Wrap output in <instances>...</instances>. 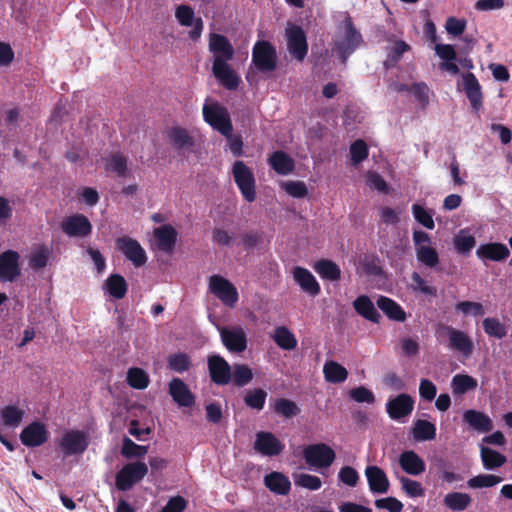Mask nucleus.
I'll return each mask as SVG.
<instances>
[{
	"label": "nucleus",
	"instance_id": "27",
	"mask_svg": "<svg viewBox=\"0 0 512 512\" xmlns=\"http://www.w3.org/2000/svg\"><path fill=\"white\" fill-rule=\"evenodd\" d=\"M399 465L410 475H419L426 469L424 460L413 450L404 451L400 454Z\"/></svg>",
	"mask_w": 512,
	"mask_h": 512
},
{
	"label": "nucleus",
	"instance_id": "58",
	"mask_svg": "<svg viewBox=\"0 0 512 512\" xmlns=\"http://www.w3.org/2000/svg\"><path fill=\"white\" fill-rule=\"evenodd\" d=\"M400 482L402 489L409 497L416 498L424 495V489L420 482L404 476L400 478Z\"/></svg>",
	"mask_w": 512,
	"mask_h": 512
},
{
	"label": "nucleus",
	"instance_id": "52",
	"mask_svg": "<svg viewBox=\"0 0 512 512\" xmlns=\"http://www.w3.org/2000/svg\"><path fill=\"white\" fill-rule=\"evenodd\" d=\"M502 478L492 474H480L468 480V486L470 488H484V487H493L496 484L500 483Z\"/></svg>",
	"mask_w": 512,
	"mask_h": 512
},
{
	"label": "nucleus",
	"instance_id": "64",
	"mask_svg": "<svg viewBox=\"0 0 512 512\" xmlns=\"http://www.w3.org/2000/svg\"><path fill=\"white\" fill-rule=\"evenodd\" d=\"M338 478L342 483L350 487H355L359 480V474L353 467L344 466L340 469Z\"/></svg>",
	"mask_w": 512,
	"mask_h": 512
},
{
	"label": "nucleus",
	"instance_id": "18",
	"mask_svg": "<svg viewBox=\"0 0 512 512\" xmlns=\"http://www.w3.org/2000/svg\"><path fill=\"white\" fill-rule=\"evenodd\" d=\"M48 438L46 426L39 421L27 425L20 434V440L26 447H39L46 443Z\"/></svg>",
	"mask_w": 512,
	"mask_h": 512
},
{
	"label": "nucleus",
	"instance_id": "24",
	"mask_svg": "<svg viewBox=\"0 0 512 512\" xmlns=\"http://www.w3.org/2000/svg\"><path fill=\"white\" fill-rule=\"evenodd\" d=\"M463 87L471 107L478 112L482 107L483 95L479 81L473 73L463 75Z\"/></svg>",
	"mask_w": 512,
	"mask_h": 512
},
{
	"label": "nucleus",
	"instance_id": "19",
	"mask_svg": "<svg viewBox=\"0 0 512 512\" xmlns=\"http://www.w3.org/2000/svg\"><path fill=\"white\" fill-rule=\"evenodd\" d=\"M167 138L173 148L180 155L191 152L195 145L193 136L189 134L187 129L180 126H173L167 130Z\"/></svg>",
	"mask_w": 512,
	"mask_h": 512
},
{
	"label": "nucleus",
	"instance_id": "23",
	"mask_svg": "<svg viewBox=\"0 0 512 512\" xmlns=\"http://www.w3.org/2000/svg\"><path fill=\"white\" fill-rule=\"evenodd\" d=\"M178 233L176 229L165 224L154 229L157 248L165 253H172L175 249Z\"/></svg>",
	"mask_w": 512,
	"mask_h": 512
},
{
	"label": "nucleus",
	"instance_id": "2",
	"mask_svg": "<svg viewBox=\"0 0 512 512\" xmlns=\"http://www.w3.org/2000/svg\"><path fill=\"white\" fill-rule=\"evenodd\" d=\"M204 121L222 136L233 132V125L228 109L218 102L205 103L202 108Z\"/></svg>",
	"mask_w": 512,
	"mask_h": 512
},
{
	"label": "nucleus",
	"instance_id": "8",
	"mask_svg": "<svg viewBox=\"0 0 512 512\" xmlns=\"http://www.w3.org/2000/svg\"><path fill=\"white\" fill-rule=\"evenodd\" d=\"M208 289L222 304L234 308L239 299L237 288L234 284L221 275L209 277Z\"/></svg>",
	"mask_w": 512,
	"mask_h": 512
},
{
	"label": "nucleus",
	"instance_id": "45",
	"mask_svg": "<svg viewBox=\"0 0 512 512\" xmlns=\"http://www.w3.org/2000/svg\"><path fill=\"white\" fill-rule=\"evenodd\" d=\"M127 383L134 389L143 390L148 387L150 379L148 374L141 368H130L127 372Z\"/></svg>",
	"mask_w": 512,
	"mask_h": 512
},
{
	"label": "nucleus",
	"instance_id": "50",
	"mask_svg": "<svg viewBox=\"0 0 512 512\" xmlns=\"http://www.w3.org/2000/svg\"><path fill=\"white\" fill-rule=\"evenodd\" d=\"M274 410L278 415L286 418L294 417L300 413V408L297 404L286 398L277 399L274 405Z\"/></svg>",
	"mask_w": 512,
	"mask_h": 512
},
{
	"label": "nucleus",
	"instance_id": "31",
	"mask_svg": "<svg viewBox=\"0 0 512 512\" xmlns=\"http://www.w3.org/2000/svg\"><path fill=\"white\" fill-rule=\"evenodd\" d=\"M376 303L390 320L397 322H404L406 320L405 311L395 300L386 296H379Z\"/></svg>",
	"mask_w": 512,
	"mask_h": 512
},
{
	"label": "nucleus",
	"instance_id": "47",
	"mask_svg": "<svg viewBox=\"0 0 512 512\" xmlns=\"http://www.w3.org/2000/svg\"><path fill=\"white\" fill-rule=\"evenodd\" d=\"M484 332L497 339H502L507 334L506 326L498 318L488 317L482 321Z\"/></svg>",
	"mask_w": 512,
	"mask_h": 512
},
{
	"label": "nucleus",
	"instance_id": "12",
	"mask_svg": "<svg viewBox=\"0 0 512 512\" xmlns=\"http://www.w3.org/2000/svg\"><path fill=\"white\" fill-rule=\"evenodd\" d=\"M219 332L221 341L229 352L240 354L247 349V335L241 326L222 327Z\"/></svg>",
	"mask_w": 512,
	"mask_h": 512
},
{
	"label": "nucleus",
	"instance_id": "59",
	"mask_svg": "<svg viewBox=\"0 0 512 512\" xmlns=\"http://www.w3.org/2000/svg\"><path fill=\"white\" fill-rule=\"evenodd\" d=\"M411 49L410 45L403 40H397L394 42L391 52L388 55V60L385 61V66L388 67L389 63H397L402 58L405 52Z\"/></svg>",
	"mask_w": 512,
	"mask_h": 512
},
{
	"label": "nucleus",
	"instance_id": "30",
	"mask_svg": "<svg viewBox=\"0 0 512 512\" xmlns=\"http://www.w3.org/2000/svg\"><path fill=\"white\" fill-rule=\"evenodd\" d=\"M353 308L364 319L378 324L381 316L367 295H360L353 301Z\"/></svg>",
	"mask_w": 512,
	"mask_h": 512
},
{
	"label": "nucleus",
	"instance_id": "7",
	"mask_svg": "<svg viewBox=\"0 0 512 512\" xmlns=\"http://www.w3.org/2000/svg\"><path fill=\"white\" fill-rule=\"evenodd\" d=\"M252 63L260 72L274 71L277 67L276 48L269 41H257L252 48Z\"/></svg>",
	"mask_w": 512,
	"mask_h": 512
},
{
	"label": "nucleus",
	"instance_id": "6",
	"mask_svg": "<svg viewBox=\"0 0 512 512\" xmlns=\"http://www.w3.org/2000/svg\"><path fill=\"white\" fill-rule=\"evenodd\" d=\"M148 473L144 462L136 461L125 464L116 474L115 485L120 491H127L139 483Z\"/></svg>",
	"mask_w": 512,
	"mask_h": 512
},
{
	"label": "nucleus",
	"instance_id": "14",
	"mask_svg": "<svg viewBox=\"0 0 512 512\" xmlns=\"http://www.w3.org/2000/svg\"><path fill=\"white\" fill-rule=\"evenodd\" d=\"M21 275L20 255L17 251L6 250L0 254V282H14Z\"/></svg>",
	"mask_w": 512,
	"mask_h": 512
},
{
	"label": "nucleus",
	"instance_id": "20",
	"mask_svg": "<svg viewBox=\"0 0 512 512\" xmlns=\"http://www.w3.org/2000/svg\"><path fill=\"white\" fill-rule=\"evenodd\" d=\"M414 408V400L408 394H399L389 400L386 404V410L389 417L393 420H399L411 414Z\"/></svg>",
	"mask_w": 512,
	"mask_h": 512
},
{
	"label": "nucleus",
	"instance_id": "9",
	"mask_svg": "<svg viewBox=\"0 0 512 512\" xmlns=\"http://www.w3.org/2000/svg\"><path fill=\"white\" fill-rule=\"evenodd\" d=\"M439 335H447L450 349L461 353L465 357H469L474 350L472 339L464 331L458 330L449 325H441L437 330Z\"/></svg>",
	"mask_w": 512,
	"mask_h": 512
},
{
	"label": "nucleus",
	"instance_id": "5",
	"mask_svg": "<svg viewBox=\"0 0 512 512\" xmlns=\"http://www.w3.org/2000/svg\"><path fill=\"white\" fill-rule=\"evenodd\" d=\"M305 463L316 469L329 468L336 459L335 451L325 443H316L306 446L303 450Z\"/></svg>",
	"mask_w": 512,
	"mask_h": 512
},
{
	"label": "nucleus",
	"instance_id": "1",
	"mask_svg": "<svg viewBox=\"0 0 512 512\" xmlns=\"http://www.w3.org/2000/svg\"><path fill=\"white\" fill-rule=\"evenodd\" d=\"M209 50L214 56L212 72L215 78L227 90H236L241 80L228 64L234 56L230 41L224 35L212 33L209 38Z\"/></svg>",
	"mask_w": 512,
	"mask_h": 512
},
{
	"label": "nucleus",
	"instance_id": "34",
	"mask_svg": "<svg viewBox=\"0 0 512 512\" xmlns=\"http://www.w3.org/2000/svg\"><path fill=\"white\" fill-rule=\"evenodd\" d=\"M323 373L325 380L333 384L343 383L348 377L346 368L333 360L327 361L324 364Z\"/></svg>",
	"mask_w": 512,
	"mask_h": 512
},
{
	"label": "nucleus",
	"instance_id": "61",
	"mask_svg": "<svg viewBox=\"0 0 512 512\" xmlns=\"http://www.w3.org/2000/svg\"><path fill=\"white\" fill-rule=\"evenodd\" d=\"M108 169L116 173L119 177H125L127 174V159L120 154L111 155Z\"/></svg>",
	"mask_w": 512,
	"mask_h": 512
},
{
	"label": "nucleus",
	"instance_id": "62",
	"mask_svg": "<svg viewBox=\"0 0 512 512\" xmlns=\"http://www.w3.org/2000/svg\"><path fill=\"white\" fill-rule=\"evenodd\" d=\"M350 397L358 403L372 404L375 401V396L371 390L364 386L353 388L349 391Z\"/></svg>",
	"mask_w": 512,
	"mask_h": 512
},
{
	"label": "nucleus",
	"instance_id": "57",
	"mask_svg": "<svg viewBox=\"0 0 512 512\" xmlns=\"http://www.w3.org/2000/svg\"><path fill=\"white\" fill-rule=\"evenodd\" d=\"M455 309L457 311L462 312L465 315L471 314L475 317L482 316L485 314L484 307L479 302L461 301L456 304Z\"/></svg>",
	"mask_w": 512,
	"mask_h": 512
},
{
	"label": "nucleus",
	"instance_id": "41",
	"mask_svg": "<svg viewBox=\"0 0 512 512\" xmlns=\"http://www.w3.org/2000/svg\"><path fill=\"white\" fill-rule=\"evenodd\" d=\"M452 391L455 395H462L470 390L477 388L478 383L475 378L466 374H457L452 378Z\"/></svg>",
	"mask_w": 512,
	"mask_h": 512
},
{
	"label": "nucleus",
	"instance_id": "32",
	"mask_svg": "<svg viewBox=\"0 0 512 512\" xmlns=\"http://www.w3.org/2000/svg\"><path fill=\"white\" fill-rule=\"evenodd\" d=\"M266 487L278 495H287L291 489V482L287 476L280 472H271L264 479Z\"/></svg>",
	"mask_w": 512,
	"mask_h": 512
},
{
	"label": "nucleus",
	"instance_id": "11",
	"mask_svg": "<svg viewBox=\"0 0 512 512\" xmlns=\"http://www.w3.org/2000/svg\"><path fill=\"white\" fill-rule=\"evenodd\" d=\"M115 245L136 268L142 267L147 262L146 252L136 239L122 236L115 240Z\"/></svg>",
	"mask_w": 512,
	"mask_h": 512
},
{
	"label": "nucleus",
	"instance_id": "17",
	"mask_svg": "<svg viewBox=\"0 0 512 512\" xmlns=\"http://www.w3.org/2000/svg\"><path fill=\"white\" fill-rule=\"evenodd\" d=\"M284 444L271 432L260 431L256 433L254 449L268 457L278 456L284 450Z\"/></svg>",
	"mask_w": 512,
	"mask_h": 512
},
{
	"label": "nucleus",
	"instance_id": "46",
	"mask_svg": "<svg viewBox=\"0 0 512 512\" xmlns=\"http://www.w3.org/2000/svg\"><path fill=\"white\" fill-rule=\"evenodd\" d=\"M264 242V232L259 230H249L240 235V244L246 251H252Z\"/></svg>",
	"mask_w": 512,
	"mask_h": 512
},
{
	"label": "nucleus",
	"instance_id": "15",
	"mask_svg": "<svg viewBox=\"0 0 512 512\" xmlns=\"http://www.w3.org/2000/svg\"><path fill=\"white\" fill-rule=\"evenodd\" d=\"M62 231L69 237H86L92 233V225L87 216L74 214L61 222Z\"/></svg>",
	"mask_w": 512,
	"mask_h": 512
},
{
	"label": "nucleus",
	"instance_id": "26",
	"mask_svg": "<svg viewBox=\"0 0 512 512\" xmlns=\"http://www.w3.org/2000/svg\"><path fill=\"white\" fill-rule=\"evenodd\" d=\"M293 276L304 292L311 296H317L320 293V285L308 269L297 266L293 270Z\"/></svg>",
	"mask_w": 512,
	"mask_h": 512
},
{
	"label": "nucleus",
	"instance_id": "13",
	"mask_svg": "<svg viewBox=\"0 0 512 512\" xmlns=\"http://www.w3.org/2000/svg\"><path fill=\"white\" fill-rule=\"evenodd\" d=\"M59 446L65 456L80 455L89 446L88 435L81 430H69L61 438Z\"/></svg>",
	"mask_w": 512,
	"mask_h": 512
},
{
	"label": "nucleus",
	"instance_id": "42",
	"mask_svg": "<svg viewBox=\"0 0 512 512\" xmlns=\"http://www.w3.org/2000/svg\"><path fill=\"white\" fill-rule=\"evenodd\" d=\"M253 379L252 370L246 364L236 363L231 368V381L237 387L249 384Z\"/></svg>",
	"mask_w": 512,
	"mask_h": 512
},
{
	"label": "nucleus",
	"instance_id": "4",
	"mask_svg": "<svg viewBox=\"0 0 512 512\" xmlns=\"http://www.w3.org/2000/svg\"><path fill=\"white\" fill-rule=\"evenodd\" d=\"M234 181L245 201L256 200V180L252 170L241 160L234 162L232 167Z\"/></svg>",
	"mask_w": 512,
	"mask_h": 512
},
{
	"label": "nucleus",
	"instance_id": "38",
	"mask_svg": "<svg viewBox=\"0 0 512 512\" xmlns=\"http://www.w3.org/2000/svg\"><path fill=\"white\" fill-rule=\"evenodd\" d=\"M0 416L4 426L16 428L22 422L25 411L16 405H6L1 409Z\"/></svg>",
	"mask_w": 512,
	"mask_h": 512
},
{
	"label": "nucleus",
	"instance_id": "36",
	"mask_svg": "<svg viewBox=\"0 0 512 512\" xmlns=\"http://www.w3.org/2000/svg\"><path fill=\"white\" fill-rule=\"evenodd\" d=\"M436 426L430 421L418 419L412 428V435L416 441H430L436 438Z\"/></svg>",
	"mask_w": 512,
	"mask_h": 512
},
{
	"label": "nucleus",
	"instance_id": "55",
	"mask_svg": "<svg viewBox=\"0 0 512 512\" xmlns=\"http://www.w3.org/2000/svg\"><path fill=\"white\" fill-rule=\"evenodd\" d=\"M412 212L415 220L423 225L427 229H434L435 224L432 215L421 205L414 204L412 206Z\"/></svg>",
	"mask_w": 512,
	"mask_h": 512
},
{
	"label": "nucleus",
	"instance_id": "33",
	"mask_svg": "<svg viewBox=\"0 0 512 512\" xmlns=\"http://www.w3.org/2000/svg\"><path fill=\"white\" fill-rule=\"evenodd\" d=\"M103 290L115 299H122L127 293L128 285L122 275L111 274L105 280Z\"/></svg>",
	"mask_w": 512,
	"mask_h": 512
},
{
	"label": "nucleus",
	"instance_id": "44",
	"mask_svg": "<svg viewBox=\"0 0 512 512\" xmlns=\"http://www.w3.org/2000/svg\"><path fill=\"white\" fill-rule=\"evenodd\" d=\"M454 248L457 253L466 255L476 245V239L473 235H470L465 230H460L453 238Z\"/></svg>",
	"mask_w": 512,
	"mask_h": 512
},
{
	"label": "nucleus",
	"instance_id": "48",
	"mask_svg": "<svg viewBox=\"0 0 512 512\" xmlns=\"http://www.w3.org/2000/svg\"><path fill=\"white\" fill-rule=\"evenodd\" d=\"M266 398L267 392L265 390L255 388L246 393L244 403L247 407L260 411L265 406Z\"/></svg>",
	"mask_w": 512,
	"mask_h": 512
},
{
	"label": "nucleus",
	"instance_id": "3",
	"mask_svg": "<svg viewBox=\"0 0 512 512\" xmlns=\"http://www.w3.org/2000/svg\"><path fill=\"white\" fill-rule=\"evenodd\" d=\"M363 43L361 33L355 27L351 17L344 20V35L335 42V50L342 64H346L352 55Z\"/></svg>",
	"mask_w": 512,
	"mask_h": 512
},
{
	"label": "nucleus",
	"instance_id": "25",
	"mask_svg": "<svg viewBox=\"0 0 512 512\" xmlns=\"http://www.w3.org/2000/svg\"><path fill=\"white\" fill-rule=\"evenodd\" d=\"M463 421L479 433H488L493 429L491 418L484 412L469 409L463 413Z\"/></svg>",
	"mask_w": 512,
	"mask_h": 512
},
{
	"label": "nucleus",
	"instance_id": "29",
	"mask_svg": "<svg viewBox=\"0 0 512 512\" xmlns=\"http://www.w3.org/2000/svg\"><path fill=\"white\" fill-rule=\"evenodd\" d=\"M268 164L279 175H289L295 169V162L286 152L278 150L268 158Z\"/></svg>",
	"mask_w": 512,
	"mask_h": 512
},
{
	"label": "nucleus",
	"instance_id": "49",
	"mask_svg": "<svg viewBox=\"0 0 512 512\" xmlns=\"http://www.w3.org/2000/svg\"><path fill=\"white\" fill-rule=\"evenodd\" d=\"M294 484L311 491H316L321 488L322 481L318 476L307 473H300L293 475Z\"/></svg>",
	"mask_w": 512,
	"mask_h": 512
},
{
	"label": "nucleus",
	"instance_id": "37",
	"mask_svg": "<svg viewBox=\"0 0 512 512\" xmlns=\"http://www.w3.org/2000/svg\"><path fill=\"white\" fill-rule=\"evenodd\" d=\"M480 455L483 466L488 470L497 469L503 466L507 461L505 455L486 446H481Z\"/></svg>",
	"mask_w": 512,
	"mask_h": 512
},
{
	"label": "nucleus",
	"instance_id": "51",
	"mask_svg": "<svg viewBox=\"0 0 512 512\" xmlns=\"http://www.w3.org/2000/svg\"><path fill=\"white\" fill-rule=\"evenodd\" d=\"M417 260L429 268L439 264V255L433 247H419L416 249Z\"/></svg>",
	"mask_w": 512,
	"mask_h": 512
},
{
	"label": "nucleus",
	"instance_id": "10",
	"mask_svg": "<svg viewBox=\"0 0 512 512\" xmlns=\"http://www.w3.org/2000/svg\"><path fill=\"white\" fill-rule=\"evenodd\" d=\"M287 49L292 58L302 62L308 53L307 36L298 25L286 28Z\"/></svg>",
	"mask_w": 512,
	"mask_h": 512
},
{
	"label": "nucleus",
	"instance_id": "53",
	"mask_svg": "<svg viewBox=\"0 0 512 512\" xmlns=\"http://www.w3.org/2000/svg\"><path fill=\"white\" fill-rule=\"evenodd\" d=\"M168 365L171 370L182 373L189 370L191 360L186 353H175L169 356Z\"/></svg>",
	"mask_w": 512,
	"mask_h": 512
},
{
	"label": "nucleus",
	"instance_id": "22",
	"mask_svg": "<svg viewBox=\"0 0 512 512\" xmlns=\"http://www.w3.org/2000/svg\"><path fill=\"white\" fill-rule=\"evenodd\" d=\"M168 386L170 396L180 407H191L195 404L194 394L182 379L173 378Z\"/></svg>",
	"mask_w": 512,
	"mask_h": 512
},
{
	"label": "nucleus",
	"instance_id": "43",
	"mask_svg": "<svg viewBox=\"0 0 512 512\" xmlns=\"http://www.w3.org/2000/svg\"><path fill=\"white\" fill-rule=\"evenodd\" d=\"M148 453V446L138 445L128 437H124L121 446V455L126 459H141Z\"/></svg>",
	"mask_w": 512,
	"mask_h": 512
},
{
	"label": "nucleus",
	"instance_id": "40",
	"mask_svg": "<svg viewBox=\"0 0 512 512\" xmlns=\"http://www.w3.org/2000/svg\"><path fill=\"white\" fill-rule=\"evenodd\" d=\"M444 504L452 511H464L471 504V497L467 493L451 492L445 495Z\"/></svg>",
	"mask_w": 512,
	"mask_h": 512
},
{
	"label": "nucleus",
	"instance_id": "35",
	"mask_svg": "<svg viewBox=\"0 0 512 512\" xmlns=\"http://www.w3.org/2000/svg\"><path fill=\"white\" fill-rule=\"evenodd\" d=\"M272 339L279 348L287 351L294 350L298 344L295 335L285 326L276 327Z\"/></svg>",
	"mask_w": 512,
	"mask_h": 512
},
{
	"label": "nucleus",
	"instance_id": "54",
	"mask_svg": "<svg viewBox=\"0 0 512 512\" xmlns=\"http://www.w3.org/2000/svg\"><path fill=\"white\" fill-rule=\"evenodd\" d=\"M351 160L354 165L364 161L368 157V146L364 140L358 139L350 146Z\"/></svg>",
	"mask_w": 512,
	"mask_h": 512
},
{
	"label": "nucleus",
	"instance_id": "16",
	"mask_svg": "<svg viewBox=\"0 0 512 512\" xmlns=\"http://www.w3.org/2000/svg\"><path fill=\"white\" fill-rule=\"evenodd\" d=\"M211 381L217 385H227L231 381V366L220 355H211L207 360Z\"/></svg>",
	"mask_w": 512,
	"mask_h": 512
},
{
	"label": "nucleus",
	"instance_id": "56",
	"mask_svg": "<svg viewBox=\"0 0 512 512\" xmlns=\"http://www.w3.org/2000/svg\"><path fill=\"white\" fill-rule=\"evenodd\" d=\"M49 258V250L45 246H41L33 251L30 256L29 264L35 270H40L47 265Z\"/></svg>",
	"mask_w": 512,
	"mask_h": 512
},
{
	"label": "nucleus",
	"instance_id": "28",
	"mask_svg": "<svg viewBox=\"0 0 512 512\" xmlns=\"http://www.w3.org/2000/svg\"><path fill=\"white\" fill-rule=\"evenodd\" d=\"M365 474L369 488L373 493H386L389 489V480L385 472L378 466H367Z\"/></svg>",
	"mask_w": 512,
	"mask_h": 512
},
{
	"label": "nucleus",
	"instance_id": "63",
	"mask_svg": "<svg viewBox=\"0 0 512 512\" xmlns=\"http://www.w3.org/2000/svg\"><path fill=\"white\" fill-rule=\"evenodd\" d=\"M175 16L182 26H191L193 24L195 13L194 10L188 5H180L177 7Z\"/></svg>",
	"mask_w": 512,
	"mask_h": 512
},
{
	"label": "nucleus",
	"instance_id": "39",
	"mask_svg": "<svg viewBox=\"0 0 512 512\" xmlns=\"http://www.w3.org/2000/svg\"><path fill=\"white\" fill-rule=\"evenodd\" d=\"M314 269L323 279L329 281H337L341 277L339 266L332 260H319L315 263Z\"/></svg>",
	"mask_w": 512,
	"mask_h": 512
},
{
	"label": "nucleus",
	"instance_id": "60",
	"mask_svg": "<svg viewBox=\"0 0 512 512\" xmlns=\"http://www.w3.org/2000/svg\"><path fill=\"white\" fill-rule=\"evenodd\" d=\"M413 281V290L420 291L421 293L435 297L437 295V288L428 285L427 282L420 276L418 272H413L411 275Z\"/></svg>",
	"mask_w": 512,
	"mask_h": 512
},
{
	"label": "nucleus",
	"instance_id": "21",
	"mask_svg": "<svg viewBox=\"0 0 512 512\" xmlns=\"http://www.w3.org/2000/svg\"><path fill=\"white\" fill-rule=\"evenodd\" d=\"M476 256L482 261H505L510 256L508 247L500 242L481 244L476 250Z\"/></svg>",
	"mask_w": 512,
	"mask_h": 512
}]
</instances>
